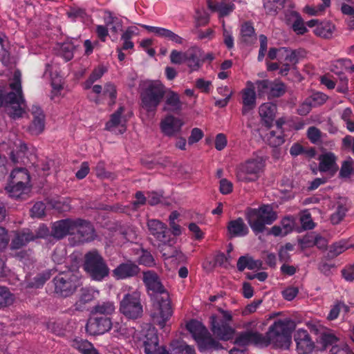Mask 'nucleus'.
<instances>
[{"instance_id": "obj_4", "label": "nucleus", "mask_w": 354, "mask_h": 354, "mask_svg": "<svg viewBox=\"0 0 354 354\" xmlns=\"http://www.w3.org/2000/svg\"><path fill=\"white\" fill-rule=\"evenodd\" d=\"M246 220L253 232L257 234L266 230V225L272 224L277 218L276 212L270 205H263L258 209L248 208Z\"/></svg>"}, {"instance_id": "obj_55", "label": "nucleus", "mask_w": 354, "mask_h": 354, "mask_svg": "<svg viewBox=\"0 0 354 354\" xmlns=\"http://www.w3.org/2000/svg\"><path fill=\"white\" fill-rule=\"evenodd\" d=\"M308 138L313 144H317L320 141L322 132L315 127H310L307 131Z\"/></svg>"}, {"instance_id": "obj_1", "label": "nucleus", "mask_w": 354, "mask_h": 354, "mask_svg": "<svg viewBox=\"0 0 354 354\" xmlns=\"http://www.w3.org/2000/svg\"><path fill=\"white\" fill-rule=\"evenodd\" d=\"M143 281L147 289L152 291L151 299L153 301V308L151 317L155 324L163 328L173 314L169 292L162 284L158 274L154 271L143 272Z\"/></svg>"}, {"instance_id": "obj_10", "label": "nucleus", "mask_w": 354, "mask_h": 354, "mask_svg": "<svg viewBox=\"0 0 354 354\" xmlns=\"http://www.w3.org/2000/svg\"><path fill=\"white\" fill-rule=\"evenodd\" d=\"M120 312L129 319H138L142 317L143 306L141 304L140 293L133 291L125 294L120 302Z\"/></svg>"}, {"instance_id": "obj_31", "label": "nucleus", "mask_w": 354, "mask_h": 354, "mask_svg": "<svg viewBox=\"0 0 354 354\" xmlns=\"http://www.w3.org/2000/svg\"><path fill=\"white\" fill-rule=\"evenodd\" d=\"M241 43L250 46L254 44L257 40L255 31L250 22H245L241 28Z\"/></svg>"}, {"instance_id": "obj_21", "label": "nucleus", "mask_w": 354, "mask_h": 354, "mask_svg": "<svg viewBox=\"0 0 354 354\" xmlns=\"http://www.w3.org/2000/svg\"><path fill=\"white\" fill-rule=\"evenodd\" d=\"M337 159V156L332 152L321 154L318 158L319 161L318 165L319 171L328 173L330 176H333L339 169Z\"/></svg>"}, {"instance_id": "obj_2", "label": "nucleus", "mask_w": 354, "mask_h": 354, "mask_svg": "<svg viewBox=\"0 0 354 354\" xmlns=\"http://www.w3.org/2000/svg\"><path fill=\"white\" fill-rule=\"evenodd\" d=\"M296 327L295 322L290 319L275 321L265 335L262 334V347L272 344L274 347L288 349L292 339V333Z\"/></svg>"}, {"instance_id": "obj_44", "label": "nucleus", "mask_w": 354, "mask_h": 354, "mask_svg": "<svg viewBox=\"0 0 354 354\" xmlns=\"http://www.w3.org/2000/svg\"><path fill=\"white\" fill-rule=\"evenodd\" d=\"M292 15L295 17V20L292 26L293 30L298 35H304L307 32V28L304 25L303 19L297 12H292Z\"/></svg>"}, {"instance_id": "obj_63", "label": "nucleus", "mask_w": 354, "mask_h": 354, "mask_svg": "<svg viewBox=\"0 0 354 354\" xmlns=\"http://www.w3.org/2000/svg\"><path fill=\"white\" fill-rule=\"evenodd\" d=\"M283 230V236L287 235L292 231L294 226V219L290 216L284 217L281 221Z\"/></svg>"}, {"instance_id": "obj_62", "label": "nucleus", "mask_w": 354, "mask_h": 354, "mask_svg": "<svg viewBox=\"0 0 354 354\" xmlns=\"http://www.w3.org/2000/svg\"><path fill=\"white\" fill-rule=\"evenodd\" d=\"M328 354H354V353L347 345H335L329 349Z\"/></svg>"}, {"instance_id": "obj_5", "label": "nucleus", "mask_w": 354, "mask_h": 354, "mask_svg": "<svg viewBox=\"0 0 354 354\" xmlns=\"http://www.w3.org/2000/svg\"><path fill=\"white\" fill-rule=\"evenodd\" d=\"M12 91L5 94L3 87L0 85V106H10L15 109V114L22 117V88L21 85V72L17 70L14 73L13 80L10 83Z\"/></svg>"}, {"instance_id": "obj_3", "label": "nucleus", "mask_w": 354, "mask_h": 354, "mask_svg": "<svg viewBox=\"0 0 354 354\" xmlns=\"http://www.w3.org/2000/svg\"><path fill=\"white\" fill-rule=\"evenodd\" d=\"M185 327L192 334L201 352L223 348L222 344L212 336L207 328L201 322L191 319L186 324Z\"/></svg>"}, {"instance_id": "obj_13", "label": "nucleus", "mask_w": 354, "mask_h": 354, "mask_svg": "<svg viewBox=\"0 0 354 354\" xmlns=\"http://www.w3.org/2000/svg\"><path fill=\"white\" fill-rule=\"evenodd\" d=\"M75 232L79 241L82 243L92 241L96 237L95 230L91 222L81 218L73 219L72 235Z\"/></svg>"}, {"instance_id": "obj_50", "label": "nucleus", "mask_w": 354, "mask_h": 354, "mask_svg": "<svg viewBox=\"0 0 354 354\" xmlns=\"http://www.w3.org/2000/svg\"><path fill=\"white\" fill-rule=\"evenodd\" d=\"M46 328L52 333L57 336H63L64 335V329L59 323L55 321L49 320L45 323Z\"/></svg>"}, {"instance_id": "obj_43", "label": "nucleus", "mask_w": 354, "mask_h": 354, "mask_svg": "<svg viewBox=\"0 0 354 354\" xmlns=\"http://www.w3.org/2000/svg\"><path fill=\"white\" fill-rule=\"evenodd\" d=\"M124 111L123 106H120L118 109L111 115L110 120L106 124V129L110 130L113 127L118 126L121 122V116Z\"/></svg>"}, {"instance_id": "obj_52", "label": "nucleus", "mask_w": 354, "mask_h": 354, "mask_svg": "<svg viewBox=\"0 0 354 354\" xmlns=\"http://www.w3.org/2000/svg\"><path fill=\"white\" fill-rule=\"evenodd\" d=\"M45 203L39 201L37 202L31 209V216L32 217L42 218L45 214Z\"/></svg>"}, {"instance_id": "obj_26", "label": "nucleus", "mask_w": 354, "mask_h": 354, "mask_svg": "<svg viewBox=\"0 0 354 354\" xmlns=\"http://www.w3.org/2000/svg\"><path fill=\"white\" fill-rule=\"evenodd\" d=\"M162 110L171 111L176 114H180L183 110V102L180 100L179 95L174 91H169L166 97Z\"/></svg>"}, {"instance_id": "obj_32", "label": "nucleus", "mask_w": 354, "mask_h": 354, "mask_svg": "<svg viewBox=\"0 0 354 354\" xmlns=\"http://www.w3.org/2000/svg\"><path fill=\"white\" fill-rule=\"evenodd\" d=\"M115 311V306L113 302L106 301L99 304L93 308L91 313L93 315L108 316Z\"/></svg>"}, {"instance_id": "obj_37", "label": "nucleus", "mask_w": 354, "mask_h": 354, "mask_svg": "<svg viewBox=\"0 0 354 354\" xmlns=\"http://www.w3.org/2000/svg\"><path fill=\"white\" fill-rule=\"evenodd\" d=\"M346 201V199H344ZM348 211V207H346V202L345 203H337V208L335 213L331 215L330 221L333 224H338L339 223L344 216H346V213Z\"/></svg>"}, {"instance_id": "obj_30", "label": "nucleus", "mask_w": 354, "mask_h": 354, "mask_svg": "<svg viewBox=\"0 0 354 354\" xmlns=\"http://www.w3.org/2000/svg\"><path fill=\"white\" fill-rule=\"evenodd\" d=\"M276 106L268 103H264L259 107V115L263 120L266 127L270 128L275 118Z\"/></svg>"}, {"instance_id": "obj_20", "label": "nucleus", "mask_w": 354, "mask_h": 354, "mask_svg": "<svg viewBox=\"0 0 354 354\" xmlns=\"http://www.w3.org/2000/svg\"><path fill=\"white\" fill-rule=\"evenodd\" d=\"M140 269L138 266L131 260L118 265L112 272L113 276L117 279H124L137 276Z\"/></svg>"}, {"instance_id": "obj_19", "label": "nucleus", "mask_w": 354, "mask_h": 354, "mask_svg": "<svg viewBox=\"0 0 354 354\" xmlns=\"http://www.w3.org/2000/svg\"><path fill=\"white\" fill-rule=\"evenodd\" d=\"M262 334L257 331L246 330L237 334L234 344L246 348L249 344L262 347Z\"/></svg>"}, {"instance_id": "obj_11", "label": "nucleus", "mask_w": 354, "mask_h": 354, "mask_svg": "<svg viewBox=\"0 0 354 354\" xmlns=\"http://www.w3.org/2000/svg\"><path fill=\"white\" fill-rule=\"evenodd\" d=\"M37 156L34 148L29 149L26 144L24 143V174L26 176V182L24 183V194L30 192L32 187L31 179L35 176L34 172L36 171L37 167Z\"/></svg>"}, {"instance_id": "obj_6", "label": "nucleus", "mask_w": 354, "mask_h": 354, "mask_svg": "<svg viewBox=\"0 0 354 354\" xmlns=\"http://www.w3.org/2000/svg\"><path fill=\"white\" fill-rule=\"evenodd\" d=\"M82 266L89 277L95 281H102L109 274V268L106 261L96 250L84 254Z\"/></svg>"}, {"instance_id": "obj_29", "label": "nucleus", "mask_w": 354, "mask_h": 354, "mask_svg": "<svg viewBox=\"0 0 354 354\" xmlns=\"http://www.w3.org/2000/svg\"><path fill=\"white\" fill-rule=\"evenodd\" d=\"M53 271V270H48L39 273L32 280L30 279V275L27 274L26 276L27 283L26 288H39L42 287L46 281L50 278Z\"/></svg>"}, {"instance_id": "obj_53", "label": "nucleus", "mask_w": 354, "mask_h": 354, "mask_svg": "<svg viewBox=\"0 0 354 354\" xmlns=\"http://www.w3.org/2000/svg\"><path fill=\"white\" fill-rule=\"evenodd\" d=\"M313 106L322 105L326 102L328 96L323 93L316 92L313 93L308 98Z\"/></svg>"}, {"instance_id": "obj_14", "label": "nucleus", "mask_w": 354, "mask_h": 354, "mask_svg": "<svg viewBox=\"0 0 354 354\" xmlns=\"http://www.w3.org/2000/svg\"><path fill=\"white\" fill-rule=\"evenodd\" d=\"M210 329L216 338L223 341L232 339L236 332L227 322L216 315L210 317Z\"/></svg>"}, {"instance_id": "obj_24", "label": "nucleus", "mask_w": 354, "mask_h": 354, "mask_svg": "<svg viewBox=\"0 0 354 354\" xmlns=\"http://www.w3.org/2000/svg\"><path fill=\"white\" fill-rule=\"evenodd\" d=\"M297 350L299 354H307L313 351L314 342L306 330H298L295 335Z\"/></svg>"}, {"instance_id": "obj_54", "label": "nucleus", "mask_w": 354, "mask_h": 354, "mask_svg": "<svg viewBox=\"0 0 354 354\" xmlns=\"http://www.w3.org/2000/svg\"><path fill=\"white\" fill-rule=\"evenodd\" d=\"M28 112L32 117V120H46V115L43 109L37 104H33L28 108Z\"/></svg>"}, {"instance_id": "obj_16", "label": "nucleus", "mask_w": 354, "mask_h": 354, "mask_svg": "<svg viewBox=\"0 0 354 354\" xmlns=\"http://www.w3.org/2000/svg\"><path fill=\"white\" fill-rule=\"evenodd\" d=\"M21 173L22 167H17L10 172L5 189L11 198L17 200L22 196Z\"/></svg>"}, {"instance_id": "obj_15", "label": "nucleus", "mask_w": 354, "mask_h": 354, "mask_svg": "<svg viewBox=\"0 0 354 354\" xmlns=\"http://www.w3.org/2000/svg\"><path fill=\"white\" fill-rule=\"evenodd\" d=\"M112 327V322L108 316L93 315L90 317L86 324V331L93 336L104 334Z\"/></svg>"}, {"instance_id": "obj_64", "label": "nucleus", "mask_w": 354, "mask_h": 354, "mask_svg": "<svg viewBox=\"0 0 354 354\" xmlns=\"http://www.w3.org/2000/svg\"><path fill=\"white\" fill-rule=\"evenodd\" d=\"M203 137V132L199 128H194L191 131V135L188 138L189 145H193L195 142H198Z\"/></svg>"}, {"instance_id": "obj_22", "label": "nucleus", "mask_w": 354, "mask_h": 354, "mask_svg": "<svg viewBox=\"0 0 354 354\" xmlns=\"http://www.w3.org/2000/svg\"><path fill=\"white\" fill-rule=\"evenodd\" d=\"M254 89L255 86L254 83L248 81L247 82L246 88L241 91L243 115H246L250 111L254 109L256 106V99L257 95L255 93Z\"/></svg>"}, {"instance_id": "obj_47", "label": "nucleus", "mask_w": 354, "mask_h": 354, "mask_svg": "<svg viewBox=\"0 0 354 354\" xmlns=\"http://www.w3.org/2000/svg\"><path fill=\"white\" fill-rule=\"evenodd\" d=\"M75 46L71 43H64L62 44L59 53L66 61H70L73 57V50Z\"/></svg>"}, {"instance_id": "obj_33", "label": "nucleus", "mask_w": 354, "mask_h": 354, "mask_svg": "<svg viewBox=\"0 0 354 354\" xmlns=\"http://www.w3.org/2000/svg\"><path fill=\"white\" fill-rule=\"evenodd\" d=\"M254 84L257 88V97L259 98H263L267 95L268 100H269L271 81L269 80H257Z\"/></svg>"}, {"instance_id": "obj_35", "label": "nucleus", "mask_w": 354, "mask_h": 354, "mask_svg": "<svg viewBox=\"0 0 354 354\" xmlns=\"http://www.w3.org/2000/svg\"><path fill=\"white\" fill-rule=\"evenodd\" d=\"M338 339L333 334L324 333L320 336V340L319 344H320V350H327L328 348H332L337 345Z\"/></svg>"}, {"instance_id": "obj_18", "label": "nucleus", "mask_w": 354, "mask_h": 354, "mask_svg": "<svg viewBox=\"0 0 354 354\" xmlns=\"http://www.w3.org/2000/svg\"><path fill=\"white\" fill-rule=\"evenodd\" d=\"M73 218H67L52 223L50 237L53 240L60 241L68 235H72Z\"/></svg>"}, {"instance_id": "obj_34", "label": "nucleus", "mask_w": 354, "mask_h": 354, "mask_svg": "<svg viewBox=\"0 0 354 354\" xmlns=\"http://www.w3.org/2000/svg\"><path fill=\"white\" fill-rule=\"evenodd\" d=\"M346 249L347 247L346 246V241H340L339 242L334 243L330 246L329 251L324 257V259L326 260H332L342 254Z\"/></svg>"}, {"instance_id": "obj_41", "label": "nucleus", "mask_w": 354, "mask_h": 354, "mask_svg": "<svg viewBox=\"0 0 354 354\" xmlns=\"http://www.w3.org/2000/svg\"><path fill=\"white\" fill-rule=\"evenodd\" d=\"M46 120H32L31 123L27 128V131L32 136H38L45 129Z\"/></svg>"}, {"instance_id": "obj_46", "label": "nucleus", "mask_w": 354, "mask_h": 354, "mask_svg": "<svg viewBox=\"0 0 354 354\" xmlns=\"http://www.w3.org/2000/svg\"><path fill=\"white\" fill-rule=\"evenodd\" d=\"M196 27L204 26L208 24L209 21V15L204 10H196Z\"/></svg>"}, {"instance_id": "obj_45", "label": "nucleus", "mask_w": 354, "mask_h": 354, "mask_svg": "<svg viewBox=\"0 0 354 354\" xmlns=\"http://www.w3.org/2000/svg\"><path fill=\"white\" fill-rule=\"evenodd\" d=\"M316 236L315 232H308L302 238L298 239V243L301 245V248L304 250L305 248H311L315 245V239Z\"/></svg>"}, {"instance_id": "obj_38", "label": "nucleus", "mask_w": 354, "mask_h": 354, "mask_svg": "<svg viewBox=\"0 0 354 354\" xmlns=\"http://www.w3.org/2000/svg\"><path fill=\"white\" fill-rule=\"evenodd\" d=\"M13 302V295L9 289L5 286H0V309L4 308Z\"/></svg>"}, {"instance_id": "obj_60", "label": "nucleus", "mask_w": 354, "mask_h": 354, "mask_svg": "<svg viewBox=\"0 0 354 354\" xmlns=\"http://www.w3.org/2000/svg\"><path fill=\"white\" fill-rule=\"evenodd\" d=\"M160 37L167 38L169 40L176 42V44L183 43V39L180 36H178L177 34L174 33L171 30L166 28H162Z\"/></svg>"}, {"instance_id": "obj_25", "label": "nucleus", "mask_w": 354, "mask_h": 354, "mask_svg": "<svg viewBox=\"0 0 354 354\" xmlns=\"http://www.w3.org/2000/svg\"><path fill=\"white\" fill-rule=\"evenodd\" d=\"M185 62L191 71H198L201 67V50L198 47L189 48L185 51Z\"/></svg>"}, {"instance_id": "obj_51", "label": "nucleus", "mask_w": 354, "mask_h": 354, "mask_svg": "<svg viewBox=\"0 0 354 354\" xmlns=\"http://www.w3.org/2000/svg\"><path fill=\"white\" fill-rule=\"evenodd\" d=\"M139 263L148 267L155 266V260L152 254L147 250L142 249V254L139 257Z\"/></svg>"}, {"instance_id": "obj_27", "label": "nucleus", "mask_w": 354, "mask_h": 354, "mask_svg": "<svg viewBox=\"0 0 354 354\" xmlns=\"http://www.w3.org/2000/svg\"><path fill=\"white\" fill-rule=\"evenodd\" d=\"M227 229L230 238L242 236L248 234V228L242 218L229 221Z\"/></svg>"}, {"instance_id": "obj_7", "label": "nucleus", "mask_w": 354, "mask_h": 354, "mask_svg": "<svg viewBox=\"0 0 354 354\" xmlns=\"http://www.w3.org/2000/svg\"><path fill=\"white\" fill-rule=\"evenodd\" d=\"M54 293L62 298L73 295L82 285L80 277L72 270L59 272L53 279Z\"/></svg>"}, {"instance_id": "obj_59", "label": "nucleus", "mask_w": 354, "mask_h": 354, "mask_svg": "<svg viewBox=\"0 0 354 354\" xmlns=\"http://www.w3.org/2000/svg\"><path fill=\"white\" fill-rule=\"evenodd\" d=\"M10 236L6 228L0 226V251L5 250L8 246Z\"/></svg>"}, {"instance_id": "obj_8", "label": "nucleus", "mask_w": 354, "mask_h": 354, "mask_svg": "<svg viewBox=\"0 0 354 354\" xmlns=\"http://www.w3.org/2000/svg\"><path fill=\"white\" fill-rule=\"evenodd\" d=\"M165 95V87L159 82H149L140 93L141 106L147 112H155Z\"/></svg>"}, {"instance_id": "obj_28", "label": "nucleus", "mask_w": 354, "mask_h": 354, "mask_svg": "<svg viewBox=\"0 0 354 354\" xmlns=\"http://www.w3.org/2000/svg\"><path fill=\"white\" fill-rule=\"evenodd\" d=\"M45 202L50 209H54L59 214L68 212L71 209V201L68 198L59 200L55 198L46 197Z\"/></svg>"}, {"instance_id": "obj_40", "label": "nucleus", "mask_w": 354, "mask_h": 354, "mask_svg": "<svg viewBox=\"0 0 354 354\" xmlns=\"http://www.w3.org/2000/svg\"><path fill=\"white\" fill-rule=\"evenodd\" d=\"M334 29V26L329 22L322 23L321 22L315 29V34L317 36L328 38L331 34Z\"/></svg>"}, {"instance_id": "obj_56", "label": "nucleus", "mask_w": 354, "mask_h": 354, "mask_svg": "<svg viewBox=\"0 0 354 354\" xmlns=\"http://www.w3.org/2000/svg\"><path fill=\"white\" fill-rule=\"evenodd\" d=\"M93 294L92 291L86 288H82L80 289V294L79 296V302L80 304H85L93 299Z\"/></svg>"}, {"instance_id": "obj_57", "label": "nucleus", "mask_w": 354, "mask_h": 354, "mask_svg": "<svg viewBox=\"0 0 354 354\" xmlns=\"http://www.w3.org/2000/svg\"><path fill=\"white\" fill-rule=\"evenodd\" d=\"M185 52L173 50L170 54V61L174 64H182L185 62Z\"/></svg>"}, {"instance_id": "obj_58", "label": "nucleus", "mask_w": 354, "mask_h": 354, "mask_svg": "<svg viewBox=\"0 0 354 354\" xmlns=\"http://www.w3.org/2000/svg\"><path fill=\"white\" fill-rule=\"evenodd\" d=\"M26 1V6L24 8V12H25V17L28 21V23H30L33 18L36 17V12L35 10V6L32 3H29L27 0Z\"/></svg>"}, {"instance_id": "obj_48", "label": "nucleus", "mask_w": 354, "mask_h": 354, "mask_svg": "<svg viewBox=\"0 0 354 354\" xmlns=\"http://www.w3.org/2000/svg\"><path fill=\"white\" fill-rule=\"evenodd\" d=\"M290 51L285 52L286 53L285 59L286 61H288L292 64L293 68H296V64L299 62V59L300 57H302L303 55L301 54L304 51L301 50H290Z\"/></svg>"}, {"instance_id": "obj_61", "label": "nucleus", "mask_w": 354, "mask_h": 354, "mask_svg": "<svg viewBox=\"0 0 354 354\" xmlns=\"http://www.w3.org/2000/svg\"><path fill=\"white\" fill-rule=\"evenodd\" d=\"M96 175L97 177L102 178H114V174L111 172L106 171L104 168V164L102 162H100L97 163L96 167Z\"/></svg>"}, {"instance_id": "obj_36", "label": "nucleus", "mask_w": 354, "mask_h": 354, "mask_svg": "<svg viewBox=\"0 0 354 354\" xmlns=\"http://www.w3.org/2000/svg\"><path fill=\"white\" fill-rule=\"evenodd\" d=\"M286 91V86L281 82H272L269 100L281 97Z\"/></svg>"}, {"instance_id": "obj_12", "label": "nucleus", "mask_w": 354, "mask_h": 354, "mask_svg": "<svg viewBox=\"0 0 354 354\" xmlns=\"http://www.w3.org/2000/svg\"><path fill=\"white\" fill-rule=\"evenodd\" d=\"M143 346L146 354H171L164 346H159L158 330L155 327H149L142 337Z\"/></svg>"}, {"instance_id": "obj_17", "label": "nucleus", "mask_w": 354, "mask_h": 354, "mask_svg": "<svg viewBox=\"0 0 354 354\" xmlns=\"http://www.w3.org/2000/svg\"><path fill=\"white\" fill-rule=\"evenodd\" d=\"M147 225L150 234L156 240L165 244L170 242V230L166 224L157 219H150Z\"/></svg>"}, {"instance_id": "obj_49", "label": "nucleus", "mask_w": 354, "mask_h": 354, "mask_svg": "<svg viewBox=\"0 0 354 354\" xmlns=\"http://www.w3.org/2000/svg\"><path fill=\"white\" fill-rule=\"evenodd\" d=\"M352 174H354L353 162L351 160L344 161L342 164V167L339 171V177L348 178Z\"/></svg>"}, {"instance_id": "obj_42", "label": "nucleus", "mask_w": 354, "mask_h": 354, "mask_svg": "<svg viewBox=\"0 0 354 354\" xmlns=\"http://www.w3.org/2000/svg\"><path fill=\"white\" fill-rule=\"evenodd\" d=\"M267 140L268 144L272 147H277L285 142L282 131H279L278 134L276 131H271Z\"/></svg>"}, {"instance_id": "obj_23", "label": "nucleus", "mask_w": 354, "mask_h": 354, "mask_svg": "<svg viewBox=\"0 0 354 354\" xmlns=\"http://www.w3.org/2000/svg\"><path fill=\"white\" fill-rule=\"evenodd\" d=\"M183 124L184 122L181 119L168 115L161 121L160 128L165 136L172 137L180 131Z\"/></svg>"}, {"instance_id": "obj_9", "label": "nucleus", "mask_w": 354, "mask_h": 354, "mask_svg": "<svg viewBox=\"0 0 354 354\" xmlns=\"http://www.w3.org/2000/svg\"><path fill=\"white\" fill-rule=\"evenodd\" d=\"M264 167L265 162L261 158L248 160L236 168V178L239 182H254L259 179Z\"/></svg>"}, {"instance_id": "obj_39", "label": "nucleus", "mask_w": 354, "mask_h": 354, "mask_svg": "<svg viewBox=\"0 0 354 354\" xmlns=\"http://www.w3.org/2000/svg\"><path fill=\"white\" fill-rule=\"evenodd\" d=\"M168 243H162L163 248L160 250L162 253V256L165 259H183L184 258L183 254L176 250L175 248H171V245H167Z\"/></svg>"}]
</instances>
